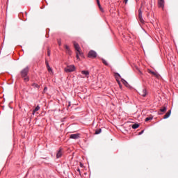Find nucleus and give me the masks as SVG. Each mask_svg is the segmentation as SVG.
Returning a JSON list of instances; mask_svg holds the SVG:
<instances>
[{"mask_svg":"<svg viewBox=\"0 0 178 178\" xmlns=\"http://www.w3.org/2000/svg\"><path fill=\"white\" fill-rule=\"evenodd\" d=\"M70 138H72L73 140H77V139L80 138V134H71L70 136Z\"/></svg>","mask_w":178,"mask_h":178,"instance_id":"5","label":"nucleus"},{"mask_svg":"<svg viewBox=\"0 0 178 178\" xmlns=\"http://www.w3.org/2000/svg\"><path fill=\"white\" fill-rule=\"evenodd\" d=\"M97 5L99 6V8L100 9L101 12H104V8H102V7L101 6V3H97Z\"/></svg>","mask_w":178,"mask_h":178,"instance_id":"18","label":"nucleus"},{"mask_svg":"<svg viewBox=\"0 0 178 178\" xmlns=\"http://www.w3.org/2000/svg\"><path fill=\"white\" fill-rule=\"evenodd\" d=\"M29 70V67H26L20 72L21 76L24 79V81L25 83H27V81H29V75H28Z\"/></svg>","mask_w":178,"mask_h":178,"instance_id":"1","label":"nucleus"},{"mask_svg":"<svg viewBox=\"0 0 178 178\" xmlns=\"http://www.w3.org/2000/svg\"><path fill=\"white\" fill-rule=\"evenodd\" d=\"M58 44L59 45V47H60L62 45V40L60 39H58Z\"/></svg>","mask_w":178,"mask_h":178,"instance_id":"23","label":"nucleus"},{"mask_svg":"<svg viewBox=\"0 0 178 178\" xmlns=\"http://www.w3.org/2000/svg\"><path fill=\"white\" fill-rule=\"evenodd\" d=\"M102 62L104 63V65H105L106 66H108V62H106V60H105V59H102Z\"/></svg>","mask_w":178,"mask_h":178,"instance_id":"24","label":"nucleus"},{"mask_svg":"<svg viewBox=\"0 0 178 178\" xmlns=\"http://www.w3.org/2000/svg\"><path fill=\"white\" fill-rule=\"evenodd\" d=\"M132 129H138V127H140V124H134L132 126H131Z\"/></svg>","mask_w":178,"mask_h":178,"instance_id":"14","label":"nucleus"},{"mask_svg":"<svg viewBox=\"0 0 178 178\" xmlns=\"http://www.w3.org/2000/svg\"><path fill=\"white\" fill-rule=\"evenodd\" d=\"M138 19L140 22V23H144V19H143V12H141V9L138 10Z\"/></svg>","mask_w":178,"mask_h":178,"instance_id":"6","label":"nucleus"},{"mask_svg":"<svg viewBox=\"0 0 178 178\" xmlns=\"http://www.w3.org/2000/svg\"><path fill=\"white\" fill-rule=\"evenodd\" d=\"M153 118L152 117H147L145 118V122H149V120H152Z\"/></svg>","mask_w":178,"mask_h":178,"instance_id":"21","label":"nucleus"},{"mask_svg":"<svg viewBox=\"0 0 178 178\" xmlns=\"http://www.w3.org/2000/svg\"><path fill=\"white\" fill-rule=\"evenodd\" d=\"M66 53L68 54V55H72V50H70V48L67 44L64 45Z\"/></svg>","mask_w":178,"mask_h":178,"instance_id":"8","label":"nucleus"},{"mask_svg":"<svg viewBox=\"0 0 178 178\" xmlns=\"http://www.w3.org/2000/svg\"><path fill=\"white\" fill-rule=\"evenodd\" d=\"M75 70L76 67H74V65H68L64 69L66 73H72V72H74Z\"/></svg>","mask_w":178,"mask_h":178,"instance_id":"3","label":"nucleus"},{"mask_svg":"<svg viewBox=\"0 0 178 178\" xmlns=\"http://www.w3.org/2000/svg\"><path fill=\"white\" fill-rule=\"evenodd\" d=\"M47 67H49V63H48V61L46 60L45 62Z\"/></svg>","mask_w":178,"mask_h":178,"instance_id":"27","label":"nucleus"},{"mask_svg":"<svg viewBox=\"0 0 178 178\" xmlns=\"http://www.w3.org/2000/svg\"><path fill=\"white\" fill-rule=\"evenodd\" d=\"M76 170H77V172H79V173L80 175V168H78Z\"/></svg>","mask_w":178,"mask_h":178,"instance_id":"31","label":"nucleus"},{"mask_svg":"<svg viewBox=\"0 0 178 178\" xmlns=\"http://www.w3.org/2000/svg\"><path fill=\"white\" fill-rule=\"evenodd\" d=\"M160 112H166V107H161L160 109Z\"/></svg>","mask_w":178,"mask_h":178,"instance_id":"20","label":"nucleus"},{"mask_svg":"<svg viewBox=\"0 0 178 178\" xmlns=\"http://www.w3.org/2000/svg\"><path fill=\"white\" fill-rule=\"evenodd\" d=\"M88 56V58H92V59H94L97 58V52H95L94 50H91L89 51Z\"/></svg>","mask_w":178,"mask_h":178,"instance_id":"4","label":"nucleus"},{"mask_svg":"<svg viewBox=\"0 0 178 178\" xmlns=\"http://www.w3.org/2000/svg\"><path fill=\"white\" fill-rule=\"evenodd\" d=\"M62 148H60L59 150L58 151L57 154H56V158H60L62 156Z\"/></svg>","mask_w":178,"mask_h":178,"instance_id":"10","label":"nucleus"},{"mask_svg":"<svg viewBox=\"0 0 178 178\" xmlns=\"http://www.w3.org/2000/svg\"><path fill=\"white\" fill-rule=\"evenodd\" d=\"M97 1V3H99V0H96Z\"/></svg>","mask_w":178,"mask_h":178,"instance_id":"33","label":"nucleus"},{"mask_svg":"<svg viewBox=\"0 0 178 178\" xmlns=\"http://www.w3.org/2000/svg\"><path fill=\"white\" fill-rule=\"evenodd\" d=\"M122 83H123V84H124V86H126V87H127V86H129V83H127V81H126V80L124 79H121Z\"/></svg>","mask_w":178,"mask_h":178,"instance_id":"15","label":"nucleus"},{"mask_svg":"<svg viewBox=\"0 0 178 178\" xmlns=\"http://www.w3.org/2000/svg\"><path fill=\"white\" fill-rule=\"evenodd\" d=\"M40 111V106H37L35 109L32 112V115H35V112H38Z\"/></svg>","mask_w":178,"mask_h":178,"instance_id":"13","label":"nucleus"},{"mask_svg":"<svg viewBox=\"0 0 178 178\" xmlns=\"http://www.w3.org/2000/svg\"><path fill=\"white\" fill-rule=\"evenodd\" d=\"M143 133H144V130L141 131L139 133V136H141V134H143Z\"/></svg>","mask_w":178,"mask_h":178,"instance_id":"30","label":"nucleus"},{"mask_svg":"<svg viewBox=\"0 0 178 178\" xmlns=\"http://www.w3.org/2000/svg\"><path fill=\"white\" fill-rule=\"evenodd\" d=\"M47 55H48V56H51V50L50 49L47 50Z\"/></svg>","mask_w":178,"mask_h":178,"instance_id":"26","label":"nucleus"},{"mask_svg":"<svg viewBox=\"0 0 178 178\" xmlns=\"http://www.w3.org/2000/svg\"><path fill=\"white\" fill-rule=\"evenodd\" d=\"M149 73H150V74H152L153 76H154V77H156V79H159V77H161V75H159V74H158V72H152V71L149 70Z\"/></svg>","mask_w":178,"mask_h":178,"instance_id":"9","label":"nucleus"},{"mask_svg":"<svg viewBox=\"0 0 178 178\" xmlns=\"http://www.w3.org/2000/svg\"><path fill=\"white\" fill-rule=\"evenodd\" d=\"M81 73L82 74H85V76H88V74H90V72H88V71H82Z\"/></svg>","mask_w":178,"mask_h":178,"instance_id":"17","label":"nucleus"},{"mask_svg":"<svg viewBox=\"0 0 178 178\" xmlns=\"http://www.w3.org/2000/svg\"><path fill=\"white\" fill-rule=\"evenodd\" d=\"M32 87H33V88H40V86L37 83H33Z\"/></svg>","mask_w":178,"mask_h":178,"instance_id":"16","label":"nucleus"},{"mask_svg":"<svg viewBox=\"0 0 178 178\" xmlns=\"http://www.w3.org/2000/svg\"><path fill=\"white\" fill-rule=\"evenodd\" d=\"M49 73H52V68L50 66L47 67Z\"/></svg>","mask_w":178,"mask_h":178,"instance_id":"22","label":"nucleus"},{"mask_svg":"<svg viewBox=\"0 0 178 178\" xmlns=\"http://www.w3.org/2000/svg\"><path fill=\"white\" fill-rule=\"evenodd\" d=\"M119 76H120V75L119 74H118Z\"/></svg>","mask_w":178,"mask_h":178,"instance_id":"35","label":"nucleus"},{"mask_svg":"<svg viewBox=\"0 0 178 178\" xmlns=\"http://www.w3.org/2000/svg\"><path fill=\"white\" fill-rule=\"evenodd\" d=\"M76 58L79 59V55H80V54H79V51H76Z\"/></svg>","mask_w":178,"mask_h":178,"instance_id":"29","label":"nucleus"},{"mask_svg":"<svg viewBox=\"0 0 178 178\" xmlns=\"http://www.w3.org/2000/svg\"><path fill=\"white\" fill-rule=\"evenodd\" d=\"M97 5L99 6V8L100 9L101 12H104V8H102V7L101 6V3H97Z\"/></svg>","mask_w":178,"mask_h":178,"instance_id":"19","label":"nucleus"},{"mask_svg":"<svg viewBox=\"0 0 178 178\" xmlns=\"http://www.w3.org/2000/svg\"><path fill=\"white\" fill-rule=\"evenodd\" d=\"M129 0H124V2L125 3H127V1H128Z\"/></svg>","mask_w":178,"mask_h":178,"instance_id":"32","label":"nucleus"},{"mask_svg":"<svg viewBox=\"0 0 178 178\" xmlns=\"http://www.w3.org/2000/svg\"><path fill=\"white\" fill-rule=\"evenodd\" d=\"M118 84H119L120 87L122 86V85L120 84V81H118Z\"/></svg>","mask_w":178,"mask_h":178,"instance_id":"34","label":"nucleus"},{"mask_svg":"<svg viewBox=\"0 0 178 178\" xmlns=\"http://www.w3.org/2000/svg\"><path fill=\"white\" fill-rule=\"evenodd\" d=\"M158 3H159V7L162 8V9H163L165 6V0H159Z\"/></svg>","mask_w":178,"mask_h":178,"instance_id":"7","label":"nucleus"},{"mask_svg":"<svg viewBox=\"0 0 178 178\" xmlns=\"http://www.w3.org/2000/svg\"><path fill=\"white\" fill-rule=\"evenodd\" d=\"M47 90H48V88H47V87H44V90H43V92H47Z\"/></svg>","mask_w":178,"mask_h":178,"instance_id":"28","label":"nucleus"},{"mask_svg":"<svg viewBox=\"0 0 178 178\" xmlns=\"http://www.w3.org/2000/svg\"><path fill=\"white\" fill-rule=\"evenodd\" d=\"M172 113V111H168L166 114L164 115L163 119H168L169 116H170V114Z\"/></svg>","mask_w":178,"mask_h":178,"instance_id":"12","label":"nucleus"},{"mask_svg":"<svg viewBox=\"0 0 178 178\" xmlns=\"http://www.w3.org/2000/svg\"><path fill=\"white\" fill-rule=\"evenodd\" d=\"M102 130L101 129L96 130L95 134H99L101 133Z\"/></svg>","mask_w":178,"mask_h":178,"instance_id":"25","label":"nucleus"},{"mask_svg":"<svg viewBox=\"0 0 178 178\" xmlns=\"http://www.w3.org/2000/svg\"><path fill=\"white\" fill-rule=\"evenodd\" d=\"M142 97H147V89H143L142 91H140V93Z\"/></svg>","mask_w":178,"mask_h":178,"instance_id":"11","label":"nucleus"},{"mask_svg":"<svg viewBox=\"0 0 178 178\" xmlns=\"http://www.w3.org/2000/svg\"><path fill=\"white\" fill-rule=\"evenodd\" d=\"M73 44L75 51L78 52L79 55L81 56L83 55V51H81V48H80V45H79V43L74 41Z\"/></svg>","mask_w":178,"mask_h":178,"instance_id":"2","label":"nucleus"}]
</instances>
